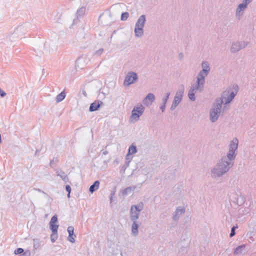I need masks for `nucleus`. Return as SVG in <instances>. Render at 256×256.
Returning <instances> with one entry per match:
<instances>
[{
  "label": "nucleus",
  "instance_id": "7",
  "mask_svg": "<svg viewBox=\"0 0 256 256\" xmlns=\"http://www.w3.org/2000/svg\"><path fill=\"white\" fill-rule=\"evenodd\" d=\"M138 80V76L136 72L132 71L129 72L125 77L124 84L125 86H129L130 84L136 82Z\"/></svg>",
  "mask_w": 256,
  "mask_h": 256
},
{
  "label": "nucleus",
  "instance_id": "9",
  "mask_svg": "<svg viewBox=\"0 0 256 256\" xmlns=\"http://www.w3.org/2000/svg\"><path fill=\"white\" fill-rule=\"evenodd\" d=\"M184 88L182 89L178 90L177 91L176 94L174 97L173 102L170 108L171 110H174L176 107V106L180 104V102L182 100L184 94Z\"/></svg>",
  "mask_w": 256,
  "mask_h": 256
},
{
  "label": "nucleus",
  "instance_id": "47",
  "mask_svg": "<svg viewBox=\"0 0 256 256\" xmlns=\"http://www.w3.org/2000/svg\"><path fill=\"white\" fill-rule=\"evenodd\" d=\"M132 158H130V156H127V154L126 156V160H131Z\"/></svg>",
  "mask_w": 256,
  "mask_h": 256
},
{
  "label": "nucleus",
  "instance_id": "1",
  "mask_svg": "<svg viewBox=\"0 0 256 256\" xmlns=\"http://www.w3.org/2000/svg\"><path fill=\"white\" fill-rule=\"evenodd\" d=\"M234 166V162L228 161L222 156L211 170V176L214 178H220L228 172Z\"/></svg>",
  "mask_w": 256,
  "mask_h": 256
},
{
  "label": "nucleus",
  "instance_id": "25",
  "mask_svg": "<svg viewBox=\"0 0 256 256\" xmlns=\"http://www.w3.org/2000/svg\"><path fill=\"white\" fill-rule=\"evenodd\" d=\"M244 10H239L238 8H236V18L238 20H240L243 14H244Z\"/></svg>",
  "mask_w": 256,
  "mask_h": 256
},
{
  "label": "nucleus",
  "instance_id": "23",
  "mask_svg": "<svg viewBox=\"0 0 256 256\" xmlns=\"http://www.w3.org/2000/svg\"><path fill=\"white\" fill-rule=\"evenodd\" d=\"M66 94L64 91L62 92L60 94L57 95L56 97V102H60L62 101L64 98H66Z\"/></svg>",
  "mask_w": 256,
  "mask_h": 256
},
{
  "label": "nucleus",
  "instance_id": "22",
  "mask_svg": "<svg viewBox=\"0 0 256 256\" xmlns=\"http://www.w3.org/2000/svg\"><path fill=\"white\" fill-rule=\"evenodd\" d=\"M246 247L245 244H242L236 247L234 252L235 255L242 254Z\"/></svg>",
  "mask_w": 256,
  "mask_h": 256
},
{
  "label": "nucleus",
  "instance_id": "44",
  "mask_svg": "<svg viewBox=\"0 0 256 256\" xmlns=\"http://www.w3.org/2000/svg\"><path fill=\"white\" fill-rule=\"evenodd\" d=\"M36 190L38 192H41L46 196H48V194H46V192H44L43 190H41L40 189L38 188Z\"/></svg>",
  "mask_w": 256,
  "mask_h": 256
},
{
  "label": "nucleus",
  "instance_id": "52",
  "mask_svg": "<svg viewBox=\"0 0 256 256\" xmlns=\"http://www.w3.org/2000/svg\"><path fill=\"white\" fill-rule=\"evenodd\" d=\"M116 30H114V32H113V33H112V34H116Z\"/></svg>",
  "mask_w": 256,
  "mask_h": 256
},
{
  "label": "nucleus",
  "instance_id": "6",
  "mask_svg": "<svg viewBox=\"0 0 256 256\" xmlns=\"http://www.w3.org/2000/svg\"><path fill=\"white\" fill-rule=\"evenodd\" d=\"M238 85L236 84L233 86V88L232 89L230 88L226 91H224L220 98H222L223 100L225 98L224 96H227L228 94V96L226 98V100L224 103V104H230L234 98L236 94H238Z\"/></svg>",
  "mask_w": 256,
  "mask_h": 256
},
{
  "label": "nucleus",
  "instance_id": "20",
  "mask_svg": "<svg viewBox=\"0 0 256 256\" xmlns=\"http://www.w3.org/2000/svg\"><path fill=\"white\" fill-rule=\"evenodd\" d=\"M86 12V8L82 6L78 8L76 14V20H78L79 18L82 16Z\"/></svg>",
  "mask_w": 256,
  "mask_h": 256
},
{
  "label": "nucleus",
  "instance_id": "12",
  "mask_svg": "<svg viewBox=\"0 0 256 256\" xmlns=\"http://www.w3.org/2000/svg\"><path fill=\"white\" fill-rule=\"evenodd\" d=\"M186 209L182 206H178L174 212L172 219L174 221H178L180 216L184 214Z\"/></svg>",
  "mask_w": 256,
  "mask_h": 256
},
{
  "label": "nucleus",
  "instance_id": "2",
  "mask_svg": "<svg viewBox=\"0 0 256 256\" xmlns=\"http://www.w3.org/2000/svg\"><path fill=\"white\" fill-rule=\"evenodd\" d=\"M207 76L202 71L199 72L196 77V82L192 85L188 92V97L190 100L194 101L196 100L195 94L196 92H202L204 90L205 77Z\"/></svg>",
  "mask_w": 256,
  "mask_h": 256
},
{
  "label": "nucleus",
  "instance_id": "17",
  "mask_svg": "<svg viewBox=\"0 0 256 256\" xmlns=\"http://www.w3.org/2000/svg\"><path fill=\"white\" fill-rule=\"evenodd\" d=\"M100 182L99 180H96L90 186L89 188V192L92 194L97 190H98L100 186Z\"/></svg>",
  "mask_w": 256,
  "mask_h": 256
},
{
  "label": "nucleus",
  "instance_id": "24",
  "mask_svg": "<svg viewBox=\"0 0 256 256\" xmlns=\"http://www.w3.org/2000/svg\"><path fill=\"white\" fill-rule=\"evenodd\" d=\"M50 228L52 233L57 234L58 230V225L56 224L50 223Z\"/></svg>",
  "mask_w": 256,
  "mask_h": 256
},
{
  "label": "nucleus",
  "instance_id": "39",
  "mask_svg": "<svg viewBox=\"0 0 256 256\" xmlns=\"http://www.w3.org/2000/svg\"><path fill=\"white\" fill-rule=\"evenodd\" d=\"M252 0H243L242 4H244L248 7V5L249 4Z\"/></svg>",
  "mask_w": 256,
  "mask_h": 256
},
{
  "label": "nucleus",
  "instance_id": "27",
  "mask_svg": "<svg viewBox=\"0 0 256 256\" xmlns=\"http://www.w3.org/2000/svg\"><path fill=\"white\" fill-rule=\"evenodd\" d=\"M58 162V160L56 158H54L52 160L50 161V166L51 168H54V166Z\"/></svg>",
  "mask_w": 256,
  "mask_h": 256
},
{
  "label": "nucleus",
  "instance_id": "10",
  "mask_svg": "<svg viewBox=\"0 0 256 256\" xmlns=\"http://www.w3.org/2000/svg\"><path fill=\"white\" fill-rule=\"evenodd\" d=\"M248 42L244 41L234 42L231 46L230 52L232 53H236L246 48Z\"/></svg>",
  "mask_w": 256,
  "mask_h": 256
},
{
  "label": "nucleus",
  "instance_id": "41",
  "mask_svg": "<svg viewBox=\"0 0 256 256\" xmlns=\"http://www.w3.org/2000/svg\"><path fill=\"white\" fill-rule=\"evenodd\" d=\"M165 108H166V104H162L160 106V110H162V112H164V110H165Z\"/></svg>",
  "mask_w": 256,
  "mask_h": 256
},
{
  "label": "nucleus",
  "instance_id": "51",
  "mask_svg": "<svg viewBox=\"0 0 256 256\" xmlns=\"http://www.w3.org/2000/svg\"><path fill=\"white\" fill-rule=\"evenodd\" d=\"M83 94L84 95V96H86V92H84Z\"/></svg>",
  "mask_w": 256,
  "mask_h": 256
},
{
  "label": "nucleus",
  "instance_id": "3",
  "mask_svg": "<svg viewBox=\"0 0 256 256\" xmlns=\"http://www.w3.org/2000/svg\"><path fill=\"white\" fill-rule=\"evenodd\" d=\"M224 103L222 98H216L210 111V119L211 122L217 121L221 112L222 104Z\"/></svg>",
  "mask_w": 256,
  "mask_h": 256
},
{
  "label": "nucleus",
  "instance_id": "15",
  "mask_svg": "<svg viewBox=\"0 0 256 256\" xmlns=\"http://www.w3.org/2000/svg\"><path fill=\"white\" fill-rule=\"evenodd\" d=\"M55 172L56 174V175L60 176L65 183L70 182L68 176L63 170H61L56 169Z\"/></svg>",
  "mask_w": 256,
  "mask_h": 256
},
{
  "label": "nucleus",
  "instance_id": "32",
  "mask_svg": "<svg viewBox=\"0 0 256 256\" xmlns=\"http://www.w3.org/2000/svg\"><path fill=\"white\" fill-rule=\"evenodd\" d=\"M24 250L22 248H18L14 250V254L16 255H20L24 252Z\"/></svg>",
  "mask_w": 256,
  "mask_h": 256
},
{
  "label": "nucleus",
  "instance_id": "46",
  "mask_svg": "<svg viewBox=\"0 0 256 256\" xmlns=\"http://www.w3.org/2000/svg\"><path fill=\"white\" fill-rule=\"evenodd\" d=\"M102 154L104 155H106V154H108V151H107V150H102Z\"/></svg>",
  "mask_w": 256,
  "mask_h": 256
},
{
  "label": "nucleus",
  "instance_id": "18",
  "mask_svg": "<svg viewBox=\"0 0 256 256\" xmlns=\"http://www.w3.org/2000/svg\"><path fill=\"white\" fill-rule=\"evenodd\" d=\"M133 224L132 226V233L136 236L138 234V224L136 223V221H132Z\"/></svg>",
  "mask_w": 256,
  "mask_h": 256
},
{
  "label": "nucleus",
  "instance_id": "30",
  "mask_svg": "<svg viewBox=\"0 0 256 256\" xmlns=\"http://www.w3.org/2000/svg\"><path fill=\"white\" fill-rule=\"evenodd\" d=\"M238 228V226L237 225L236 226H234L232 228H231V230H230V238H232V236H234L235 234H236V232H235V230L236 228Z\"/></svg>",
  "mask_w": 256,
  "mask_h": 256
},
{
  "label": "nucleus",
  "instance_id": "45",
  "mask_svg": "<svg viewBox=\"0 0 256 256\" xmlns=\"http://www.w3.org/2000/svg\"><path fill=\"white\" fill-rule=\"evenodd\" d=\"M184 58V54L180 52L178 54V58L180 60H182Z\"/></svg>",
  "mask_w": 256,
  "mask_h": 256
},
{
  "label": "nucleus",
  "instance_id": "37",
  "mask_svg": "<svg viewBox=\"0 0 256 256\" xmlns=\"http://www.w3.org/2000/svg\"><path fill=\"white\" fill-rule=\"evenodd\" d=\"M236 8H238L239 10H244H244H246L247 8V6L246 5H244V4L241 3V4H240Z\"/></svg>",
  "mask_w": 256,
  "mask_h": 256
},
{
  "label": "nucleus",
  "instance_id": "34",
  "mask_svg": "<svg viewBox=\"0 0 256 256\" xmlns=\"http://www.w3.org/2000/svg\"><path fill=\"white\" fill-rule=\"evenodd\" d=\"M66 190L68 192L67 196L68 198H70L71 190H72L70 186L68 184L66 185Z\"/></svg>",
  "mask_w": 256,
  "mask_h": 256
},
{
  "label": "nucleus",
  "instance_id": "35",
  "mask_svg": "<svg viewBox=\"0 0 256 256\" xmlns=\"http://www.w3.org/2000/svg\"><path fill=\"white\" fill-rule=\"evenodd\" d=\"M130 160H126L124 165L122 167V170L124 171L129 166Z\"/></svg>",
  "mask_w": 256,
  "mask_h": 256
},
{
  "label": "nucleus",
  "instance_id": "48",
  "mask_svg": "<svg viewBox=\"0 0 256 256\" xmlns=\"http://www.w3.org/2000/svg\"><path fill=\"white\" fill-rule=\"evenodd\" d=\"M167 101L168 100H166V98H162V104H166V103L167 102Z\"/></svg>",
  "mask_w": 256,
  "mask_h": 256
},
{
  "label": "nucleus",
  "instance_id": "13",
  "mask_svg": "<svg viewBox=\"0 0 256 256\" xmlns=\"http://www.w3.org/2000/svg\"><path fill=\"white\" fill-rule=\"evenodd\" d=\"M67 232L68 234L67 240L68 241L72 243H74L76 242L74 237L76 235L74 234V228L72 226H69L67 228Z\"/></svg>",
  "mask_w": 256,
  "mask_h": 256
},
{
  "label": "nucleus",
  "instance_id": "43",
  "mask_svg": "<svg viewBox=\"0 0 256 256\" xmlns=\"http://www.w3.org/2000/svg\"><path fill=\"white\" fill-rule=\"evenodd\" d=\"M170 95V92H168L166 94V96L163 98H166V100H168Z\"/></svg>",
  "mask_w": 256,
  "mask_h": 256
},
{
  "label": "nucleus",
  "instance_id": "11",
  "mask_svg": "<svg viewBox=\"0 0 256 256\" xmlns=\"http://www.w3.org/2000/svg\"><path fill=\"white\" fill-rule=\"evenodd\" d=\"M142 210L138 205H133L131 206L130 211V218L132 221H136L138 218L140 213Z\"/></svg>",
  "mask_w": 256,
  "mask_h": 256
},
{
  "label": "nucleus",
  "instance_id": "16",
  "mask_svg": "<svg viewBox=\"0 0 256 256\" xmlns=\"http://www.w3.org/2000/svg\"><path fill=\"white\" fill-rule=\"evenodd\" d=\"M202 70L200 71L205 73L206 75H208L210 71V64L207 61H204L202 63Z\"/></svg>",
  "mask_w": 256,
  "mask_h": 256
},
{
  "label": "nucleus",
  "instance_id": "49",
  "mask_svg": "<svg viewBox=\"0 0 256 256\" xmlns=\"http://www.w3.org/2000/svg\"><path fill=\"white\" fill-rule=\"evenodd\" d=\"M40 150L39 149H36L35 154L36 155L38 152H40Z\"/></svg>",
  "mask_w": 256,
  "mask_h": 256
},
{
  "label": "nucleus",
  "instance_id": "50",
  "mask_svg": "<svg viewBox=\"0 0 256 256\" xmlns=\"http://www.w3.org/2000/svg\"><path fill=\"white\" fill-rule=\"evenodd\" d=\"M2 142V136H1V134H0V142Z\"/></svg>",
  "mask_w": 256,
  "mask_h": 256
},
{
  "label": "nucleus",
  "instance_id": "33",
  "mask_svg": "<svg viewBox=\"0 0 256 256\" xmlns=\"http://www.w3.org/2000/svg\"><path fill=\"white\" fill-rule=\"evenodd\" d=\"M58 236V233L57 234H54L52 232V234L50 235V240L51 242L54 243L56 242V240L57 239Z\"/></svg>",
  "mask_w": 256,
  "mask_h": 256
},
{
  "label": "nucleus",
  "instance_id": "26",
  "mask_svg": "<svg viewBox=\"0 0 256 256\" xmlns=\"http://www.w3.org/2000/svg\"><path fill=\"white\" fill-rule=\"evenodd\" d=\"M146 100H148L151 102H152L155 100L154 95L152 93H149L145 98Z\"/></svg>",
  "mask_w": 256,
  "mask_h": 256
},
{
  "label": "nucleus",
  "instance_id": "38",
  "mask_svg": "<svg viewBox=\"0 0 256 256\" xmlns=\"http://www.w3.org/2000/svg\"><path fill=\"white\" fill-rule=\"evenodd\" d=\"M31 252L30 250H26V251H24V252L19 256H30Z\"/></svg>",
  "mask_w": 256,
  "mask_h": 256
},
{
  "label": "nucleus",
  "instance_id": "21",
  "mask_svg": "<svg viewBox=\"0 0 256 256\" xmlns=\"http://www.w3.org/2000/svg\"><path fill=\"white\" fill-rule=\"evenodd\" d=\"M136 188V186H128L124 189L122 191V194L124 196H126L133 192Z\"/></svg>",
  "mask_w": 256,
  "mask_h": 256
},
{
  "label": "nucleus",
  "instance_id": "31",
  "mask_svg": "<svg viewBox=\"0 0 256 256\" xmlns=\"http://www.w3.org/2000/svg\"><path fill=\"white\" fill-rule=\"evenodd\" d=\"M103 52H104V48H100L98 50H96L94 53V56H100L102 54Z\"/></svg>",
  "mask_w": 256,
  "mask_h": 256
},
{
  "label": "nucleus",
  "instance_id": "5",
  "mask_svg": "<svg viewBox=\"0 0 256 256\" xmlns=\"http://www.w3.org/2000/svg\"><path fill=\"white\" fill-rule=\"evenodd\" d=\"M146 22V16L144 14L140 16L137 20L135 28V36L138 38L141 37L144 34V27Z\"/></svg>",
  "mask_w": 256,
  "mask_h": 256
},
{
  "label": "nucleus",
  "instance_id": "19",
  "mask_svg": "<svg viewBox=\"0 0 256 256\" xmlns=\"http://www.w3.org/2000/svg\"><path fill=\"white\" fill-rule=\"evenodd\" d=\"M136 152H137L136 146L135 145H134V144H132L128 148V152L127 154V156H130L131 155L135 154Z\"/></svg>",
  "mask_w": 256,
  "mask_h": 256
},
{
  "label": "nucleus",
  "instance_id": "28",
  "mask_svg": "<svg viewBox=\"0 0 256 256\" xmlns=\"http://www.w3.org/2000/svg\"><path fill=\"white\" fill-rule=\"evenodd\" d=\"M129 16V14L128 12H122L121 14L120 20L122 21L126 20Z\"/></svg>",
  "mask_w": 256,
  "mask_h": 256
},
{
  "label": "nucleus",
  "instance_id": "14",
  "mask_svg": "<svg viewBox=\"0 0 256 256\" xmlns=\"http://www.w3.org/2000/svg\"><path fill=\"white\" fill-rule=\"evenodd\" d=\"M104 104V102L101 100H96L90 104L89 111L90 112L98 110L100 106Z\"/></svg>",
  "mask_w": 256,
  "mask_h": 256
},
{
  "label": "nucleus",
  "instance_id": "40",
  "mask_svg": "<svg viewBox=\"0 0 256 256\" xmlns=\"http://www.w3.org/2000/svg\"><path fill=\"white\" fill-rule=\"evenodd\" d=\"M6 95V93L0 88V96L2 98L4 97Z\"/></svg>",
  "mask_w": 256,
  "mask_h": 256
},
{
  "label": "nucleus",
  "instance_id": "29",
  "mask_svg": "<svg viewBox=\"0 0 256 256\" xmlns=\"http://www.w3.org/2000/svg\"><path fill=\"white\" fill-rule=\"evenodd\" d=\"M40 246V241L38 239L34 240V248L36 250L38 249Z\"/></svg>",
  "mask_w": 256,
  "mask_h": 256
},
{
  "label": "nucleus",
  "instance_id": "42",
  "mask_svg": "<svg viewBox=\"0 0 256 256\" xmlns=\"http://www.w3.org/2000/svg\"><path fill=\"white\" fill-rule=\"evenodd\" d=\"M115 194V192H112L110 194V202H112V198H113V196H114Z\"/></svg>",
  "mask_w": 256,
  "mask_h": 256
},
{
  "label": "nucleus",
  "instance_id": "8",
  "mask_svg": "<svg viewBox=\"0 0 256 256\" xmlns=\"http://www.w3.org/2000/svg\"><path fill=\"white\" fill-rule=\"evenodd\" d=\"M144 110V108L142 104L134 106L132 111L130 118L136 120H138L140 117L143 114Z\"/></svg>",
  "mask_w": 256,
  "mask_h": 256
},
{
  "label": "nucleus",
  "instance_id": "36",
  "mask_svg": "<svg viewBox=\"0 0 256 256\" xmlns=\"http://www.w3.org/2000/svg\"><path fill=\"white\" fill-rule=\"evenodd\" d=\"M58 217L56 214H54V216H52L51 218L50 221V224H56L58 222Z\"/></svg>",
  "mask_w": 256,
  "mask_h": 256
},
{
  "label": "nucleus",
  "instance_id": "4",
  "mask_svg": "<svg viewBox=\"0 0 256 256\" xmlns=\"http://www.w3.org/2000/svg\"><path fill=\"white\" fill-rule=\"evenodd\" d=\"M238 140L237 138H234L228 146V152L226 154V159L230 162H234L237 154Z\"/></svg>",
  "mask_w": 256,
  "mask_h": 256
}]
</instances>
